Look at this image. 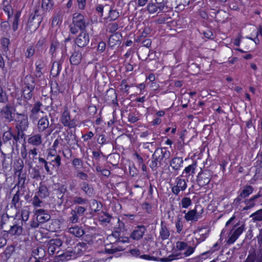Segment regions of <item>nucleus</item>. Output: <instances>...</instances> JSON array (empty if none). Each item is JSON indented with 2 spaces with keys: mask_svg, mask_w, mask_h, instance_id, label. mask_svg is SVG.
Listing matches in <instances>:
<instances>
[{
  "mask_svg": "<svg viewBox=\"0 0 262 262\" xmlns=\"http://www.w3.org/2000/svg\"><path fill=\"white\" fill-rule=\"evenodd\" d=\"M170 156V151L166 148H157L152 155V160L149 164V167L153 171L156 170L158 167L163 165V163H166V161L169 158Z\"/></svg>",
  "mask_w": 262,
  "mask_h": 262,
  "instance_id": "nucleus-1",
  "label": "nucleus"
},
{
  "mask_svg": "<svg viewBox=\"0 0 262 262\" xmlns=\"http://www.w3.org/2000/svg\"><path fill=\"white\" fill-rule=\"evenodd\" d=\"M43 20L42 14L39 13V9L36 8L34 12L30 14L28 20V26L36 31L40 26Z\"/></svg>",
  "mask_w": 262,
  "mask_h": 262,
  "instance_id": "nucleus-2",
  "label": "nucleus"
},
{
  "mask_svg": "<svg viewBox=\"0 0 262 262\" xmlns=\"http://www.w3.org/2000/svg\"><path fill=\"white\" fill-rule=\"evenodd\" d=\"M72 23L81 31L85 30L87 24L85 23L84 16L79 13H75L73 15Z\"/></svg>",
  "mask_w": 262,
  "mask_h": 262,
  "instance_id": "nucleus-3",
  "label": "nucleus"
},
{
  "mask_svg": "<svg viewBox=\"0 0 262 262\" xmlns=\"http://www.w3.org/2000/svg\"><path fill=\"white\" fill-rule=\"evenodd\" d=\"M15 121L16 122L15 127L17 130L22 132L27 129L29 126L28 116H17Z\"/></svg>",
  "mask_w": 262,
  "mask_h": 262,
  "instance_id": "nucleus-4",
  "label": "nucleus"
},
{
  "mask_svg": "<svg viewBox=\"0 0 262 262\" xmlns=\"http://www.w3.org/2000/svg\"><path fill=\"white\" fill-rule=\"evenodd\" d=\"M89 40V35L86 33V30L81 31V33L79 34L75 39V43L78 47L81 48L88 45Z\"/></svg>",
  "mask_w": 262,
  "mask_h": 262,
  "instance_id": "nucleus-5",
  "label": "nucleus"
},
{
  "mask_svg": "<svg viewBox=\"0 0 262 262\" xmlns=\"http://www.w3.org/2000/svg\"><path fill=\"white\" fill-rule=\"evenodd\" d=\"M34 214L36 216V220L40 224L46 223L51 219L48 211L43 209H36Z\"/></svg>",
  "mask_w": 262,
  "mask_h": 262,
  "instance_id": "nucleus-6",
  "label": "nucleus"
},
{
  "mask_svg": "<svg viewBox=\"0 0 262 262\" xmlns=\"http://www.w3.org/2000/svg\"><path fill=\"white\" fill-rule=\"evenodd\" d=\"M261 196L262 194L260 191H259L257 194L252 196L250 199H246L243 201L246 206L243 208V210H248L255 207L257 199Z\"/></svg>",
  "mask_w": 262,
  "mask_h": 262,
  "instance_id": "nucleus-7",
  "label": "nucleus"
},
{
  "mask_svg": "<svg viewBox=\"0 0 262 262\" xmlns=\"http://www.w3.org/2000/svg\"><path fill=\"white\" fill-rule=\"evenodd\" d=\"M146 227L143 226H138L133 231L130 237L135 240H139L142 238L145 231Z\"/></svg>",
  "mask_w": 262,
  "mask_h": 262,
  "instance_id": "nucleus-8",
  "label": "nucleus"
},
{
  "mask_svg": "<svg viewBox=\"0 0 262 262\" xmlns=\"http://www.w3.org/2000/svg\"><path fill=\"white\" fill-rule=\"evenodd\" d=\"M211 178L208 177V174L205 172H200L197 176L196 181L201 187L209 184Z\"/></svg>",
  "mask_w": 262,
  "mask_h": 262,
  "instance_id": "nucleus-9",
  "label": "nucleus"
},
{
  "mask_svg": "<svg viewBox=\"0 0 262 262\" xmlns=\"http://www.w3.org/2000/svg\"><path fill=\"white\" fill-rule=\"evenodd\" d=\"M22 226V222L20 224L15 222L14 225L11 226L10 230L8 231V233L11 235L19 236L21 235L23 231Z\"/></svg>",
  "mask_w": 262,
  "mask_h": 262,
  "instance_id": "nucleus-10",
  "label": "nucleus"
},
{
  "mask_svg": "<svg viewBox=\"0 0 262 262\" xmlns=\"http://www.w3.org/2000/svg\"><path fill=\"white\" fill-rule=\"evenodd\" d=\"M82 60L81 52L79 50L74 49V51L72 53L70 58L71 64L77 66L80 63Z\"/></svg>",
  "mask_w": 262,
  "mask_h": 262,
  "instance_id": "nucleus-11",
  "label": "nucleus"
},
{
  "mask_svg": "<svg viewBox=\"0 0 262 262\" xmlns=\"http://www.w3.org/2000/svg\"><path fill=\"white\" fill-rule=\"evenodd\" d=\"M61 121L64 126H68L69 128L75 127L77 125L76 120L71 119L70 116H61Z\"/></svg>",
  "mask_w": 262,
  "mask_h": 262,
  "instance_id": "nucleus-12",
  "label": "nucleus"
},
{
  "mask_svg": "<svg viewBox=\"0 0 262 262\" xmlns=\"http://www.w3.org/2000/svg\"><path fill=\"white\" fill-rule=\"evenodd\" d=\"M105 99L107 100H112L114 106H118L117 96L116 91L113 89H110L106 91Z\"/></svg>",
  "mask_w": 262,
  "mask_h": 262,
  "instance_id": "nucleus-13",
  "label": "nucleus"
},
{
  "mask_svg": "<svg viewBox=\"0 0 262 262\" xmlns=\"http://www.w3.org/2000/svg\"><path fill=\"white\" fill-rule=\"evenodd\" d=\"M20 192L18 190L13 195L11 201V205L14 206L16 210H19L21 207L22 201L20 200Z\"/></svg>",
  "mask_w": 262,
  "mask_h": 262,
  "instance_id": "nucleus-14",
  "label": "nucleus"
},
{
  "mask_svg": "<svg viewBox=\"0 0 262 262\" xmlns=\"http://www.w3.org/2000/svg\"><path fill=\"white\" fill-rule=\"evenodd\" d=\"M25 89L28 90L33 91L35 86V81L34 77L32 75H27L25 77Z\"/></svg>",
  "mask_w": 262,
  "mask_h": 262,
  "instance_id": "nucleus-15",
  "label": "nucleus"
},
{
  "mask_svg": "<svg viewBox=\"0 0 262 262\" xmlns=\"http://www.w3.org/2000/svg\"><path fill=\"white\" fill-rule=\"evenodd\" d=\"M122 38L121 34L118 32L115 33L111 35L108 41V45L109 47L113 48L120 41V39Z\"/></svg>",
  "mask_w": 262,
  "mask_h": 262,
  "instance_id": "nucleus-16",
  "label": "nucleus"
},
{
  "mask_svg": "<svg viewBox=\"0 0 262 262\" xmlns=\"http://www.w3.org/2000/svg\"><path fill=\"white\" fill-rule=\"evenodd\" d=\"M183 163V160L182 158L175 157L171 160L170 165L173 169L179 170L182 166Z\"/></svg>",
  "mask_w": 262,
  "mask_h": 262,
  "instance_id": "nucleus-17",
  "label": "nucleus"
},
{
  "mask_svg": "<svg viewBox=\"0 0 262 262\" xmlns=\"http://www.w3.org/2000/svg\"><path fill=\"white\" fill-rule=\"evenodd\" d=\"M253 190L254 189L252 186L249 185H245L239 193L240 197L246 199L253 192Z\"/></svg>",
  "mask_w": 262,
  "mask_h": 262,
  "instance_id": "nucleus-18",
  "label": "nucleus"
},
{
  "mask_svg": "<svg viewBox=\"0 0 262 262\" xmlns=\"http://www.w3.org/2000/svg\"><path fill=\"white\" fill-rule=\"evenodd\" d=\"M161 228L160 231V235L161 239L164 241L169 237L170 233L166 225L164 224L163 222H162L161 223Z\"/></svg>",
  "mask_w": 262,
  "mask_h": 262,
  "instance_id": "nucleus-19",
  "label": "nucleus"
},
{
  "mask_svg": "<svg viewBox=\"0 0 262 262\" xmlns=\"http://www.w3.org/2000/svg\"><path fill=\"white\" fill-rule=\"evenodd\" d=\"M64 136V139L68 144L72 141L74 144L78 142L77 137L75 134H73L72 131H70L67 133L66 135L65 133H63Z\"/></svg>",
  "mask_w": 262,
  "mask_h": 262,
  "instance_id": "nucleus-20",
  "label": "nucleus"
},
{
  "mask_svg": "<svg viewBox=\"0 0 262 262\" xmlns=\"http://www.w3.org/2000/svg\"><path fill=\"white\" fill-rule=\"evenodd\" d=\"M28 143L35 146H38L41 143V136L40 134H36L28 139Z\"/></svg>",
  "mask_w": 262,
  "mask_h": 262,
  "instance_id": "nucleus-21",
  "label": "nucleus"
},
{
  "mask_svg": "<svg viewBox=\"0 0 262 262\" xmlns=\"http://www.w3.org/2000/svg\"><path fill=\"white\" fill-rule=\"evenodd\" d=\"M21 14L20 11H17L14 14V19L12 25V30L15 32L18 29V22Z\"/></svg>",
  "mask_w": 262,
  "mask_h": 262,
  "instance_id": "nucleus-22",
  "label": "nucleus"
},
{
  "mask_svg": "<svg viewBox=\"0 0 262 262\" xmlns=\"http://www.w3.org/2000/svg\"><path fill=\"white\" fill-rule=\"evenodd\" d=\"M81 189L84 192L85 194L87 195L91 196L93 192V189L90 187V185L86 183L82 182L81 184Z\"/></svg>",
  "mask_w": 262,
  "mask_h": 262,
  "instance_id": "nucleus-23",
  "label": "nucleus"
},
{
  "mask_svg": "<svg viewBox=\"0 0 262 262\" xmlns=\"http://www.w3.org/2000/svg\"><path fill=\"white\" fill-rule=\"evenodd\" d=\"M185 219L186 221H189L193 220L197 221L196 211L195 209L190 210L187 212L185 215Z\"/></svg>",
  "mask_w": 262,
  "mask_h": 262,
  "instance_id": "nucleus-24",
  "label": "nucleus"
},
{
  "mask_svg": "<svg viewBox=\"0 0 262 262\" xmlns=\"http://www.w3.org/2000/svg\"><path fill=\"white\" fill-rule=\"evenodd\" d=\"M88 202V199L78 196H74L72 199V202L75 205H83L86 204Z\"/></svg>",
  "mask_w": 262,
  "mask_h": 262,
  "instance_id": "nucleus-25",
  "label": "nucleus"
},
{
  "mask_svg": "<svg viewBox=\"0 0 262 262\" xmlns=\"http://www.w3.org/2000/svg\"><path fill=\"white\" fill-rule=\"evenodd\" d=\"M196 163H194L192 164L191 165H189L188 166L186 167L184 171L182 173V177H187L189 176V172L191 171L192 173H194V170L196 167Z\"/></svg>",
  "mask_w": 262,
  "mask_h": 262,
  "instance_id": "nucleus-26",
  "label": "nucleus"
},
{
  "mask_svg": "<svg viewBox=\"0 0 262 262\" xmlns=\"http://www.w3.org/2000/svg\"><path fill=\"white\" fill-rule=\"evenodd\" d=\"M250 217L252 218L253 222L262 221V209H259L251 214Z\"/></svg>",
  "mask_w": 262,
  "mask_h": 262,
  "instance_id": "nucleus-27",
  "label": "nucleus"
},
{
  "mask_svg": "<svg viewBox=\"0 0 262 262\" xmlns=\"http://www.w3.org/2000/svg\"><path fill=\"white\" fill-rule=\"evenodd\" d=\"M14 247L13 245H11L10 246H8L5 250L2 253L3 255L5 256V258L6 260L9 259L14 252Z\"/></svg>",
  "mask_w": 262,
  "mask_h": 262,
  "instance_id": "nucleus-28",
  "label": "nucleus"
},
{
  "mask_svg": "<svg viewBox=\"0 0 262 262\" xmlns=\"http://www.w3.org/2000/svg\"><path fill=\"white\" fill-rule=\"evenodd\" d=\"M61 70V64L60 61H55L53 63L51 70V73H56V76H57Z\"/></svg>",
  "mask_w": 262,
  "mask_h": 262,
  "instance_id": "nucleus-29",
  "label": "nucleus"
},
{
  "mask_svg": "<svg viewBox=\"0 0 262 262\" xmlns=\"http://www.w3.org/2000/svg\"><path fill=\"white\" fill-rule=\"evenodd\" d=\"M146 10L150 14L155 13L158 11L157 7H156V4L155 3L154 0H151L147 4Z\"/></svg>",
  "mask_w": 262,
  "mask_h": 262,
  "instance_id": "nucleus-30",
  "label": "nucleus"
},
{
  "mask_svg": "<svg viewBox=\"0 0 262 262\" xmlns=\"http://www.w3.org/2000/svg\"><path fill=\"white\" fill-rule=\"evenodd\" d=\"M49 194L48 188L45 186L42 185L39 187V190L37 192V195L41 198H45Z\"/></svg>",
  "mask_w": 262,
  "mask_h": 262,
  "instance_id": "nucleus-31",
  "label": "nucleus"
},
{
  "mask_svg": "<svg viewBox=\"0 0 262 262\" xmlns=\"http://www.w3.org/2000/svg\"><path fill=\"white\" fill-rule=\"evenodd\" d=\"M15 111L14 107L10 104H7L5 107H3L1 112L4 113L5 115H12L14 114Z\"/></svg>",
  "mask_w": 262,
  "mask_h": 262,
  "instance_id": "nucleus-32",
  "label": "nucleus"
},
{
  "mask_svg": "<svg viewBox=\"0 0 262 262\" xmlns=\"http://www.w3.org/2000/svg\"><path fill=\"white\" fill-rule=\"evenodd\" d=\"M70 232L78 237L82 236L84 233V231L78 227L70 228Z\"/></svg>",
  "mask_w": 262,
  "mask_h": 262,
  "instance_id": "nucleus-33",
  "label": "nucleus"
},
{
  "mask_svg": "<svg viewBox=\"0 0 262 262\" xmlns=\"http://www.w3.org/2000/svg\"><path fill=\"white\" fill-rule=\"evenodd\" d=\"M59 43L56 38H53L51 41V47L50 49V53L52 55H53L55 52L56 49L59 47Z\"/></svg>",
  "mask_w": 262,
  "mask_h": 262,
  "instance_id": "nucleus-34",
  "label": "nucleus"
},
{
  "mask_svg": "<svg viewBox=\"0 0 262 262\" xmlns=\"http://www.w3.org/2000/svg\"><path fill=\"white\" fill-rule=\"evenodd\" d=\"M108 13V17L111 18V20H115L119 17V12L116 10H113L112 6L110 7Z\"/></svg>",
  "mask_w": 262,
  "mask_h": 262,
  "instance_id": "nucleus-35",
  "label": "nucleus"
},
{
  "mask_svg": "<svg viewBox=\"0 0 262 262\" xmlns=\"http://www.w3.org/2000/svg\"><path fill=\"white\" fill-rule=\"evenodd\" d=\"M73 165L77 171L80 170L83 167V161L79 158H75L72 162Z\"/></svg>",
  "mask_w": 262,
  "mask_h": 262,
  "instance_id": "nucleus-36",
  "label": "nucleus"
},
{
  "mask_svg": "<svg viewBox=\"0 0 262 262\" xmlns=\"http://www.w3.org/2000/svg\"><path fill=\"white\" fill-rule=\"evenodd\" d=\"M49 163L52 165V169L54 168H58L61 165V157L59 155H57L54 160H51Z\"/></svg>",
  "mask_w": 262,
  "mask_h": 262,
  "instance_id": "nucleus-37",
  "label": "nucleus"
},
{
  "mask_svg": "<svg viewBox=\"0 0 262 262\" xmlns=\"http://www.w3.org/2000/svg\"><path fill=\"white\" fill-rule=\"evenodd\" d=\"M74 211L79 216L83 215L84 212L86 211V208L82 206H76L74 209H73Z\"/></svg>",
  "mask_w": 262,
  "mask_h": 262,
  "instance_id": "nucleus-38",
  "label": "nucleus"
},
{
  "mask_svg": "<svg viewBox=\"0 0 262 262\" xmlns=\"http://www.w3.org/2000/svg\"><path fill=\"white\" fill-rule=\"evenodd\" d=\"M42 106V104L39 101L36 102L35 103L33 107L32 108L31 112L32 114H37L39 111H41V113H44L43 111H42V109L40 108Z\"/></svg>",
  "mask_w": 262,
  "mask_h": 262,
  "instance_id": "nucleus-39",
  "label": "nucleus"
},
{
  "mask_svg": "<svg viewBox=\"0 0 262 262\" xmlns=\"http://www.w3.org/2000/svg\"><path fill=\"white\" fill-rule=\"evenodd\" d=\"M38 161L40 163H44L45 169L49 174L51 175L53 174L52 170L53 169H52V168L51 169L50 168V167L48 166V162H47L43 158L41 157H39L38 158Z\"/></svg>",
  "mask_w": 262,
  "mask_h": 262,
  "instance_id": "nucleus-40",
  "label": "nucleus"
},
{
  "mask_svg": "<svg viewBox=\"0 0 262 262\" xmlns=\"http://www.w3.org/2000/svg\"><path fill=\"white\" fill-rule=\"evenodd\" d=\"M38 125L42 127L43 129H46L49 126V121L46 116L42 117L38 121Z\"/></svg>",
  "mask_w": 262,
  "mask_h": 262,
  "instance_id": "nucleus-41",
  "label": "nucleus"
},
{
  "mask_svg": "<svg viewBox=\"0 0 262 262\" xmlns=\"http://www.w3.org/2000/svg\"><path fill=\"white\" fill-rule=\"evenodd\" d=\"M24 168V162L23 161L20 160L17 161V168L15 171V174H16L18 173V177L20 178V175L21 174L23 169Z\"/></svg>",
  "mask_w": 262,
  "mask_h": 262,
  "instance_id": "nucleus-42",
  "label": "nucleus"
},
{
  "mask_svg": "<svg viewBox=\"0 0 262 262\" xmlns=\"http://www.w3.org/2000/svg\"><path fill=\"white\" fill-rule=\"evenodd\" d=\"M192 204L191 200L189 198L184 197L181 201L182 207L184 208H187Z\"/></svg>",
  "mask_w": 262,
  "mask_h": 262,
  "instance_id": "nucleus-43",
  "label": "nucleus"
},
{
  "mask_svg": "<svg viewBox=\"0 0 262 262\" xmlns=\"http://www.w3.org/2000/svg\"><path fill=\"white\" fill-rule=\"evenodd\" d=\"M11 129L10 128V130L7 132H5L3 134V140L4 142L6 143L7 141L10 140L13 136V133L10 130Z\"/></svg>",
  "mask_w": 262,
  "mask_h": 262,
  "instance_id": "nucleus-44",
  "label": "nucleus"
},
{
  "mask_svg": "<svg viewBox=\"0 0 262 262\" xmlns=\"http://www.w3.org/2000/svg\"><path fill=\"white\" fill-rule=\"evenodd\" d=\"M124 250V249L121 247H114L112 246L111 248H105V252L107 254H113L118 251H121Z\"/></svg>",
  "mask_w": 262,
  "mask_h": 262,
  "instance_id": "nucleus-45",
  "label": "nucleus"
},
{
  "mask_svg": "<svg viewBox=\"0 0 262 262\" xmlns=\"http://www.w3.org/2000/svg\"><path fill=\"white\" fill-rule=\"evenodd\" d=\"M53 4L50 0H42L41 7L43 9L46 10H50L52 8Z\"/></svg>",
  "mask_w": 262,
  "mask_h": 262,
  "instance_id": "nucleus-46",
  "label": "nucleus"
},
{
  "mask_svg": "<svg viewBox=\"0 0 262 262\" xmlns=\"http://www.w3.org/2000/svg\"><path fill=\"white\" fill-rule=\"evenodd\" d=\"M256 258V255L254 251L251 252L249 251V254L246 258V260L243 262H254Z\"/></svg>",
  "mask_w": 262,
  "mask_h": 262,
  "instance_id": "nucleus-47",
  "label": "nucleus"
},
{
  "mask_svg": "<svg viewBox=\"0 0 262 262\" xmlns=\"http://www.w3.org/2000/svg\"><path fill=\"white\" fill-rule=\"evenodd\" d=\"M57 191L58 192V198L60 199H62L64 194L67 191V187L64 185H62L57 189Z\"/></svg>",
  "mask_w": 262,
  "mask_h": 262,
  "instance_id": "nucleus-48",
  "label": "nucleus"
},
{
  "mask_svg": "<svg viewBox=\"0 0 262 262\" xmlns=\"http://www.w3.org/2000/svg\"><path fill=\"white\" fill-rule=\"evenodd\" d=\"M177 186L179 187L182 191L185 190L187 187V184L184 179L177 178Z\"/></svg>",
  "mask_w": 262,
  "mask_h": 262,
  "instance_id": "nucleus-49",
  "label": "nucleus"
},
{
  "mask_svg": "<svg viewBox=\"0 0 262 262\" xmlns=\"http://www.w3.org/2000/svg\"><path fill=\"white\" fill-rule=\"evenodd\" d=\"M33 91L28 90L26 89H24L23 92L24 98L27 100H30L33 96Z\"/></svg>",
  "mask_w": 262,
  "mask_h": 262,
  "instance_id": "nucleus-50",
  "label": "nucleus"
},
{
  "mask_svg": "<svg viewBox=\"0 0 262 262\" xmlns=\"http://www.w3.org/2000/svg\"><path fill=\"white\" fill-rule=\"evenodd\" d=\"M71 216L69 217V221L72 223L78 222L79 216L73 210L71 211Z\"/></svg>",
  "mask_w": 262,
  "mask_h": 262,
  "instance_id": "nucleus-51",
  "label": "nucleus"
},
{
  "mask_svg": "<svg viewBox=\"0 0 262 262\" xmlns=\"http://www.w3.org/2000/svg\"><path fill=\"white\" fill-rule=\"evenodd\" d=\"M35 53V49L33 46H29L27 50V52L26 53V58H29L31 57Z\"/></svg>",
  "mask_w": 262,
  "mask_h": 262,
  "instance_id": "nucleus-52",
  "label": "nucleus"
},
{
  "mask_svg": "<svg viewBox=\"0 0 262 262\" xmlns=\"http://www.w3.org/2000/svg\"><path fill=\"white\" fill-rule=\"evenodd\" d=\"M1 28L3 31H6L9 30L10 25L8 21H2L1 24Z\"/></svg>",
  "mask_w": 262,
  "mask_h": 262,
  "instance_id": "nucleus-53",
  "label": "nucleus"
},
{
  "mask_svg": "<svg viewBox=\"0 0 262 262\" xmlns=\"http://www.w3.org/2000/svg\"><path fill=\"white\" fill-rule=\"evenodd\" d=\"M39 196L35 195L33 199L32 204L36 207L40 206V204L42 203V201L39 199Z\"/></svg>",
  "mask_w": 262,
  "mask_h": 262,
  "instance_id": "nucleus-54",
  "label": "nucleus"
},
{
  "mask_svg": "<svg viewBox=\"0 0 262 262\" xmlns=\"http://www.w3.org/2000/svg\"><path fill=\"white\" fill-rule=\"evenodd\" d=\"M32 174L33 175L32 178L33 179L38 180L41 177L39 170L36 168H33V172Z\"/></svg>",
  "mask_w": 262,
  "mask_h": 262,
  "instance_id": "nucleus-55",
  "label": "nucleus"
},
{
  "mask_svg": "<svg viewBox=\"0 0 262 262\" xmlns=\"http://www.w3.org/2000/svg\"><path fill=\"white\" fill-rule=\"evenodd\" d=\"M155 3L156 4V7H157V10L159 9L160 11H163L165 7V3L164 1L162 2H158L157 0H154Z\"/></svg>",
  "mask_w": 262,
  "mask_h": 262,
  "instance_id": "nucleus-56",
  "label": "nucleus"
},
{
  "mask_svg": "<svg viewBox=\"0 0 262 262\" xmlns=\"http://www.w3.org/2000/svg\"><path fill=\"white\" fill-rule=\"evenodd\" d=\"M187 246V244L184 242L178 241L176 243L177 248L179 250L185 249Z\"/></svg>",
  "mask_w": 262,
  "mask_h": 262,
  "instance_id": "nucleus-57",
  "label": "nucleus"
},
{
  "mask_svg": "<svg viewBox=\"0 0 262 262\" xmlns=\"http://www.w3.org/2000/svg\"><path fill=\"white\" fill-rule=\"evenodd\" d=\"M108 7V5H105V6H103L102 5H98L96 6V10L98 12L100 13V16H102L104 8L106 9Z\"/></svg>",
  "mask_w": 262,
  "mask_h": 262,
  "instance_id": "nucleus-58",
  "label": "nucleus"
},
{
  "mask_svg": "<svg viewBox=\"0 0 262 262\" xmlns=\"http://www.w3.org/2000/svg\"><path fill=\"white\" fill-rule=\"evenodd\" d=\"M118 29V25L117 23H111L109 24V32L111 33L115 32Z\"/></svg>",
  "mask_w": 262,
  "mask_h": 262,
  "instance_id": "nucleus-59",
  "label": "nucleus"
},
{
  "mask_svg": "<svg viewBox=\"0 0 262 262\" xmlns=\"http://www.w3.org/2000/svg\"><path fill=\"white\" fill-rule=\"evenodd\" d=\"M244 226L245 224H243L241 226L237 228L233 233L238 237L243 232L244 230Z\"/></svg>",
  "mask_w": 262,
  "mask_h": 262,
  "instance_id": "nucleus-60",
  "label": "nucleus"
},
{
  "mask_svg": "<svg viewBox=\"0 0 262 262\" xmlns=\"http://www.w3.org/2000/svg\"><path fill=\"white\" fill-rule=\"evenodd\" d=\"M106 43L104 41H100L98 45L97 51L100 53H102L105 49Z\"/></svg>",
  "mask_w": 262,
  "mask_h": 262,
  "instance_id": "nucleus-61",
  "label": "nucleus"
},
{
  "mask_svg": "<svg viewBox=\"0 0 262 262\" xmlns=\"http://www.w3.org/2000/svg\"><path fill=\"white\" fill-rule=\"evenodd\" d=\"M204 36L208 39H213V34L212 32L210 30H207L205 31H204L203 33Z\"/></svg>",
  "mask_w": 262,
  "mask_h": 262,
  "instance_id": "nucleus-62",
  "label": "nucleus"
},
{
  "mask_svg": "<svg viewBox=\"0 0 262 262\" xmlns=\"http://www.w3.org/2000/svg\"><path fill=\"white\" fill-rule=\"evenodd\" d=\"M97 108L94 105L89 106L88 108V113L89 115H95L97 113Z\"/></svg>",
  "mask_w": 262,
  "mask_h": 262,
  "instance_id": "nucleus-63",
  "label": "nucleus"
},
{
  "mask_svg": "<svg viewBox=\"0 0 262 262\" xmlns=\"http://www.w3.org/2000/svg\"><path fill=\"white\" fill-rule=\"evenodd\" d=\"M257 238L258 240V243L259 245V250L262 252V229H261L259 235L257 236Z\"/></svg>",
  "mask_w": 262,
  "mask_h": 262,
  "instance_id": "nucleus-64",
  "label": "nucleus"
}]
</instances>
